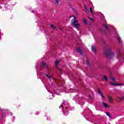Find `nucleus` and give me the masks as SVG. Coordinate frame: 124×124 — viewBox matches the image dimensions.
I'll use <instances>...</instances> for the list:
<instances>
[{"label": "nucleus", "instance_id": "f257e3e1", "mask_svg": "<svg viewBox=\"0 0 124 124\" xmlns=\"http://www.w3.org/2000/svg\"><path fill=\"white\" fill-rule=\"evenodd\" d=\"M112 47L110 46H107L106 47L104 54L106 56H108V57H113L115 55V52L111 51Z\"/></svg>", "mask_w": 124, "mask_h": 124}, {"label": "nucleus", "instance_id": "f03ea898", "mask_svg": "<svg viewBox=\"0 0 124 124\" xmlns=\"http://www.w3.org/2000/svg\"><path fill=\"white\" fill-rule=\"evenodd\" d=\"M70 18H73V20L71 21V25L74 27L76 29H78L80 27V24L78 23V21L76 20V17L74 16H71Z\"/></svg>", "mask_w": 124, "mask_h": 124}, {"label": "nucleus", "instance_id": "7ed1b4c3", "mask_svg": "<svg viewBox=\"0 0 124 124\" xmlns=\"http://www.w3.org/2000/svg\"><path fill=\"white\" fill-rule=\"evenodd\" d=\"M108 102L109 103H113V102H114V99H113V97H112L111 96L109 95L108 97Z\"/></svg>", "mask_w": 124, "mask_h": 124}, {"label": "nucleus", "instance_id": "20e7f679", "mask_svg": "<svg viewBox=\"0 0 124 124\" xmlns=\"http://www.w3.org/2000/svg\"><path fill=\"white\" fill-rule=\"evenodd\" d=\"M110 85H111L112 86H115V87H118V86H121L122 85H124V84H119L118 83H116V82H111L110 83Z\"/></svg>", "mask_w": 124, "mask_h": 124}, {"label": "nucleus", "instance_id": "39448f33", "mask_svg": "<svg viewBox=\"0 0 124 124\" xmlns=\"http://www.w3.org/2000/svg\"><path fill=\"white\" fill-rule=\"evenodd\" d=\"M102 104L105 108H108V107H109V106L108 105V103L102 102Z\"/></svg>", "mask_w": 124, "mask_h": 124}, {"label": "nucleus", "instance_id": "423d86ee", "mask_svg": "<svg viewBox=\"0 0 124 124\" xmlns=\"http://www.w3.org/2000/svg\"><path fill=\"white\" fill-rule=\"evenodd\" d=\"M41 66L43 67H46L47 68L48 67V65H47V64L44 63V62H42V64L41 65Z\"/></svg>", "mask_w": 124, "mask_h": 124}, {"label": "nucleus", "instance_id": "0eeeda50", "mask_svg": "<svg viewBox=\"0 0 124 124\" xmlns=\"http://www.w3.org/2000/svg\"><path fill=\"white\" fill-rule=\"evenodd\" d=\"M92 51L93 53H95V52L96 51V48L95 46H93L92 47Z\"/></svg>", "mask_w": 124, "mask_h": 124}, {"label": "nucleus", "instance_id": "6e6552de", "mask_svg": "<svg viewBox=\"0 0 124 124\" xmlns=\"http://www.w3.org/2000/svg\"><path fill=\"white\" fill-rule=\"evenodd\" d=\"M98 93L101 96H102L103 95V93H102V92H101V91H100V89L99 88L98 89Z\"/></svg>", "mask_w": 124, "mask_h": 124}, {"label": "nucleus", "instance_id": "1a4fd4ad", "mask_svg": "<svg viewBox=\"0 0 124 124\" xmlns=\"http://www.w3.org/2000/svg\"><path fill=\"white\" fill-rule=\"evenodd\" d=\"M78 53H79V54H80V55H83V53H82V50H81V48H78Z\"/></svg>", "mask_w": 124, "mask_h": 124}, {"label": "nucleus", "instance_id": "9d476101", "mask_svg": "<svg viewBox=\"0 0 124 124\" xmlns=\"http://www.w3.org/2000/svg\"><path fill=\"white\" fill-rule=\"evenodd\" d=\"M103 26L105 27V28H106L107 31H109V28H108V25L107 24H104Z\"/></svg>", "mask_w": 124, "mask_h": 124}, {"label": "nucleus", "instance_id": "9b49d317", "mask_svg": "<svg viewBox=\"0 0 124 124\" xmlns=\"http://www.w3.org/2000/svg\"><path fill=\"white\" fill-rule=\"evenodd\" d=\"M84 7H85L84 11L86 13H89V10H88V9L87 8V7L86 6H85Z\"/></svg>", "mask_w": 124, "mask_h": 124}, {"label": "nucleus", "instance_id": "f8f14e48", "mask_svg": "<svg viewBox=\"0 0 124 124\" xmlns=\"http://www.w3.org/2000/svg\"><path fill=\"white\" fill-rule=\"evenodd\" d=\"M55 65L56 67L58 66V65H59V61L58 60H56L55 62Z\"/></svg>", "mask_w": 124, "mask_h": 124}, {"label": "nucleus", "instance_id": "ddd939ff", "mask_svg": "<svg viewBox=\"0 0 124 124\" xmlns=\"http://www.w3.org/2000/svg\"><path fill=\"white\" fill-rule=\"evenodd\" d=\"M106 115L109 117V118H110V119H112V116H110V113L109 112H107Z\"/></svg>", "mask_w": 124, "mask_h": 124}, {"label": "nucleus", "instance_id": "4468645a", "mask_svg": "<svg viewBox=\"0 0 124 124\" xmlns=\"http://www.w3.org/2000/svg\"><path fill=\"white\" fill-rule=\"evenodd\" d=\"M124 96L121 97L120 98V100H118V102H120V101H121V100H124Z\"/></svg>", "mask_w": 124, "mask_h": 124}, {"label": "nucleus", "instance_id": "2eb2a0df", "mask_svg": "<svg viewBox=\"0 0 124 124\" xmlns=\"http://www.w3.org/2000/svg\"><path fill=\"white\" fill-rule=\"evenodd\" d=\"M110 79L112 80V81H114V82L116 81V79L113 77H110Z\"/></svg>", "mask_w": 124, "mask_h": 124}, {"label": "nucleus", "instance_id": "dca6fc26", "mask_svg": "<svg viewBox=\"0 0 124 124\" xmlns=\"http://www.w3.org/2000/svg\"><path fill=\"white\" fill-rule=\"evenodd\" d=\"M55 1H56L57 3V5H59V1H60V0H54Z\"/></svg>", "mask_w": 124, "mask_h": 124}, {"label": "nucleus", "instance_id": "f3484780", "mask_svg": "<svg viewBox=\"0 0 124 124\" xmlns=\"http://www.w3.org/2000/svg\"><path fill=\"white\" fill-rule=\"evenodd\" d=\"M50 27L52 29H56V27L54 26L53 24L50 25Z\"/></svg>", "mask_w": 124, "mask_h": 124}, {"label": "nucleus", "instance_id": "a211bd4d", "mask_svg": "<svg viewBox=\"0 0 124 124\" xmlns=\"http://www.w3.org/2000/svg\"><path fill=\"white\" fill-rule=\"evenodd\" d=\"M46 77H47V78H48L49 79H50V78H52V77H50L49 76V75L46 74Z\"/></svg>", "mask_w": 124, "mask_h": 124}, {"label": "nucleus", "instance_id": "6ab92c4d", "mask_svg": "<svg viewBox=\"0 0 124 124\" xmlns=\"http://www.w3.org/2000/svg\"><path fill=\"white\" fill-rule=\"evenodd\" d=\"M83 22L84 24H87V19H83Z\"/></svg>", "mask_w": 124, "mask_h": 124}, {"label": "nucleus", "instance_id": "aec40b11", "mask_svg": "<svg viewBox=\"0 0 124 124\" xmlns=\"http://www.w3.org/2000/svg\"><path fill=\"white\" fill-rule=\"evenodd\" d=\"M104 79L106 81H107V80H108L107 77H106V76H104Z\"/></svg>", "mask_w": 124, "mask_h": 124}, {"label": "nucleus", "instance_id": "412c9836", "mask_svg": "<svg viewBox=\"0 0 124 124\" xmlns=\"http://www.w3.org/2000/svg\"><path fill=\"white\" fill-rule=\"evenodd\" d=\"M90 12H91V13L93 14V9L91 7H90Z\"/></svg>", "mask_w": 124, "mask_h": 124}, {"label": "nucleus", "instance_id": "4be33fe9", "mask_svg": "<svg viewBox=\"0 0 124 124\" xmlns=\"http://www.w3.org/2000/svg\"><path fill=\"white\" fill-rule=\"evenodd\" d=\"M86 63H87V64H89V60H88V59H87V60H86Z\"/></svg>", "mask_w": 124, "mask_h": 124}, {"label": "nucleus", "instance_id": "5701e85b", "mask_svg": "<svg viewBox=\"0 0 124 124\" xmlns=\"http://www.w3.org/2000/svg\"><path fill=\"white\" fill-rule=\"evenodd\" d=\"M118 41H121V38L120 37H118Z\"/></svg>", "mask_w": 124, "mask_h": 124}, {"label": "nucleus", "instance_id": "b1692460", "mask_svg": "<svg viewBox=\"0 0 124 124\" xmlns=\"http://www.w3.org/2000/svg\"><path fill=\"white\" fill-rule=\"evenodd\" d=\"M89 19H90L91 20V21H93V18H91V17H89Z\"/></svg>", "mask_w": 124, "mask_h": 124}, {"label": "nucleus", "instance_id": "393cba45", "mask_svg": "<svg viewBox=\"0 0 124 124\" xmlns=\"http://www.w3.org/2000/svg\"><path fill=\"white\" fill-rule=\"evenodd\" d=\"M102 98H105V97H104V96H103V95H102Z\"/></svg>", "mask_w": 124, "mask_h": 124}, {"label": "nucleus", "instance_id": "a878e982", "mask_svg": "<svg viewBox=\"0 0 124 124\" xmlns=\"http://www.w3.org/2000/svg\"><path fill=\"white\" fill-rule=\"evenodd\" d=\"M120 56H121V54H119L117 58H119V57H120Z\"/></svg>", "mask_w": 124, "mask_h": 124}, {"label": "nucleus", "instance_id": "bb28decb", "mask_svg": "<svg viewBox=\"0 0 124 124\" xmlns=\"http://www.w3.org/2000/svg\"><path fill=\"white\" fill-rule=\"evenodd\" d=\"M60 30H62V28L59 27Z\"/></svg>", "mask_w": 124, "mask_h": 124}, {"label": "nucleus", "instance_id": "cd10ccee", "mask_svg": "<svg viewBox=\"0 0 124 124\" xmlns=\"http://www.w3.org/2000/svg\"><path fill=\"white\" fill-rule=\"evenodd\" d=\"M32 12H33V11H32Z\"/></svg>", "mask_w": 124, "mask_h": 124}]
</instances>
